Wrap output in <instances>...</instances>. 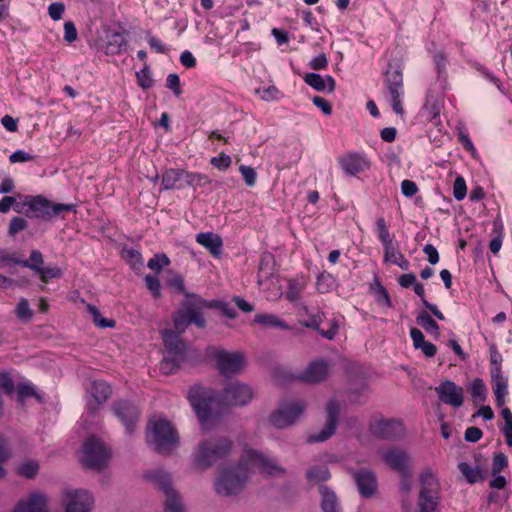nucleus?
I'll list each match as a JSON object with an SVG mask.
<instances>
[{"label":"nucleus","instance_id":"nucleus-42","mask_svg":"<svg viewBox=\"0 0 512 512\" xmlns=\"http://www.w3.org/2000/svg\"><path fill=\"white\" fill-rule=\"evenodd\" d=\"M493 232L496 233V236L491 239L489 249L496 255L500 251L503 241V223L500 219L493 222Z\"/></svg>","mask_w":512,"mask_h":512},{"label":"nucleus","instance_id":"nucleus-16","mask_svg":"<svg viewBox=\"0 0 512 512\" xmlns=\"http://www.w3.org/2000/svg\"><path fill=\"white\" fill-rule=\"evenodd\" d=\"M404 426L400 420L381 419L370 425V432L377 438L395 440L404 435Z\"/></svg>","mask_w":512,"mask_h":512},{"label":"nucleus","instance_id":"nucleus-31","mask_svg":"<svg viewBox=\"0 0 512 512\" xmlns=\"http://www.w3.org/2000/svg\"><path fill=\"white\" fill-rule=\"evenodd\" d=\"M182 169H168L162 175V186L165 190L182 189Z\"/></svg>","mask_w":512,"mask_h":512},{"label":"nucleus","instance_id":"nucleus-21","mask_svg":"<svg viewBox=\"0 0 512 512\" xmlns=\"http://www.w3.org/2000/svg\"><path fill=\"white\" fill-rule=\"evenodd\" d=\"M354 480L362 497H371L377 490L376 476L370 470H357L354 472Z\"/></svg>","mask_w":512,"mask_h":512},{"label":"nucleus","instance_id":"nucleus-24","mask_svg":"<svg viewBox=\"0 0 512 512\" xmlns=\"http://www.w3.org/2000/svg\"><path fill=\"white\" fill-rule=\"evenodd\" d=\"M339 162L344 172L350 176H354L369 168V161L356 153L342 157Z\"/></svg>","mask_w":512,"mask_h":512},{"label":"nucleus","instance_id":"nucleus-53","mask_svg":"<svg viewBox=\"0 0 512 512\" xmlns=\"http://www.w3.org/2000/svg\"><path fill=\"white\" fill-rule=\"evenodd\" d=\"M474 69H476L485 79L493 83L500 91H502V83L501 81L485 66L480 63L473 64Z\"/></svg>","mask_w":512,"mask_h":512},{"label":"nucleus","instance_id":"nucleus-44","mask_svg":"<svg viewBox=\"0 0 512 512\" xmlns=\"http://www.w3.org/2000/svg\"><path fill=\"white\" fill-rule=\"evenodd\" d=\"M470 394L474 402L479 403L485 400L486 385L480 378H475L470 385Z\"/></svg>","mask_w":512,"mask_h":512},{"label":"nucleus","instance_id":"nucleus-50","mask_svg":"<svg viewBox=\"0 0 512 512\" xmlns=\"http://www.w3.org/2000/svg\"><path fill=\"white\" fill-rule=\"evenodd\" d=\"M490 354V373H494L496 371L502 372V355L499 353L495 345H491L489 348Z\"/></svg>","mask_w":512,"mask_h":512},{"label":"nucleus","instance_id":"nucleus-64","mask_svg":"<svg viewBox=\"0 0 512 512\" xmlns=\"http://www.w3.org/2000/svg\"><path fill=\"white\" fill-rule=\"evenodd\" d=\"M78 37L77 29L72 21L64 23V40L68 43L74 42Z\"/></svg>","mask_w":512,"mask_h":512},{"label":"nucleus","instance_id":"nucleus-8","mask_svg":"<svg viewBox=\"0 0 512 512\" xmlns=\"http://www.w3.org/2000/svg\"><path fill=\"white\" fill-rule=\"evenodd\" d=\"M385 88L392 110L397 115H403L402 98L404 96L403 75L396 65L388 64L384 80Z\"/></svg>","mask_w":512,"mask_h":512},{"label":"nucleus","instance_id":"nucleus-1","mask_svg":"<svg viewBox=\"0 0 512 512\" xmlns=\"http://www.w3.org/2000/svg\"><path fill=\"white\" fill-rule=\"evenodd\" d=\"M258 469L259 472L269 476L285 473V469L273 457L267 456L254 449H244L239 463L224 468L214 481V490L220 496L239 494L247 482L250 472Z\"/></svg>","mask_w":512,"mask_h":512},{"label":"nucleus","instance_id":"nucleus-7","mask_svg":"<svg viewBox=\"0 0 512 512\" xmlns=\"http://www.w3.org/2000/svg\"><path fill=\"white\" fill-rule=\"evenodd\" d=\"M110 457V449L100 438L91 436L84 442L81 461L85 467L101 471L107 466Z\"/></svg>","mask_w":512,"mask_h":512},{"label":"nucleus","instance_id":"nucleus-10","mask_svg":"<svg viewBox=\"0 0 512 512\" xmlns=\"http://www.w3.org/2000/svg\"><path fill=\"white\" fill-rule=\"evenodd\" d=\"M419 512H435L438 505V482L430 470L420 475Z\"/></svg>","mask_w":512,"mask_h":512},{"label":"nucleus","instance_id":"nucleus-45","mask_svg":"<svg viewBox=\"0 0 512 512\" xmlns=\"http://www.w3.org/2000/svg\"><path fill=\"white\" fill-rule=\"evenodd\" d=\"M87 309L93 318V322L100 328H112L115 326V321L102 317L99 309L94 305H87Z\"/></svg>","mask_w":512,"mask_h":512},{"label":"nucleus","instance_id":"nucleus-29","mask_svg":"<svg viewBox=\"0 0 512 512\" xmlns=\"http://www.w3.org/2000/svg\"><path fill=\"white\" fill-rule=\"evenodd\" d=\"M321 509L323 512H339V504L336 494L326 485H320Z\"/></svg>","mask_w":512,"mask_h":512},{"label":"nucleus","instance_id":"nucleus-34","mask_svg":"<svg viewBox=\"0 0 512 512\" xmlns=\"http://www.w3.org/2000/svg\"><path fill=\"white\" fill-rule=\"evenodd\" d=\"M416 322L428 334L433 335L435 338H439L440 327L427 311H421L419 315L416 317Z\"/></svg>","mask_w":512,"mask_h":512},{"label":"nucleus","instance_id":"nucleus-37","mask_svg":"<svg viewBox=\"0 0 512 512\" xmlns=\"http://www.w3.org/2000/svg\"><path fill=\"white\" fill-rule=\"evenodd\" d=\"M384 258L386 262H390L399 266L402 270H408L410 267L409 261L402 253L396 250L394 245L390 246L389 250H384Z\"/></svg>","mask_w":512,"mask_h":512},{"label":"nucleus","instance_id":"nucleus-47","mask_svg":"<svg viewBox=\"0 0 512 512\" xmlns=\"http://www.w3.org/2000/svg\"><path fill=\"white\" fill-rule=\"evenodd\" d=\"M16 316L24 322H28L33 317V311L30 308L29 302L26 298H21L15 308Z\"/></svg>","mask_w":512,"mask_h":512},{"label":"nucleus","instance_id":"nucleus-49","mask_svg":"<svg viewBox=\"0 0 512 512\" xmlns=\"http://www.w3.org/2000/svg\"><path fill=\"white\" fill-rule=\"evenodd\" d=\"M182 183L185 186H192L200 184L201 182H207L208 178L206 175L199 173H191L185 170H182Z\"/></svg>","mask_w":512,"mask_h":512},{"label":"nucleus","instance_id":"nucleus-3","mask_svg":"<svg viewBox=\"0 0 512 512\" xmlns=\"http://www.w3.org/2000/svg\"><path fill=\"white\" fill-rule=\"evenodd\" d=\"M146 438L148 444L161 454L171 453L179 441L176 430L165 419L150 420Z\"/></svg>","mask_w":512,"mask_h":512},{"label":"nucleus","instance_id":"nucleus-39","mask_svg":"<svg viewBox=\"0 0 512 512\" xmlns=\"http://www.w3.org/2000/svg\"><path fill=\"white\" fill-rule=\"evenodd\" d=\"M307 480L310 483L318 484L330 478V472L325 465L314 466L306 472Z\"/></svg>","mask_w":512,"mask_h":512},{"label":"nucleus","instance_id":"nucleus-62","mask_svg":"<svg viewBox=\"0 0 512 512\" xmlns=\"http://www.w3.org/2000/svg\"><path fill=\"white\" fill-rule=\"evenodd\" d=\"M65 5L62 2H54L48 7V14L54 21H58L63 17Z\"/></svg>","mask_w":512,"mask_h":512},{"label":"nucleus","instance_id":"nucleus-30","mask_svg":"<svg viewBox=\"0 0 512 512\" xmlns=\"http://www.w3.org/2000/svg\"><path fill=\"white\" fill-rule=\"evenodd\" d=\"M307 282L304 276H299L294 279H290L288 281L287 291L285 293V298L294 303L298 301L301 297L302 292L306 288Z\"/></svg>","mask_w":512,"mask_h":512},{"label":"nucleus","instance_id":"nucleus-9","mask_svg":"<svg viewBox=\"0 0 512 512\" xmlns=\"http://www.w3.org/2000/svg\"><path fill=\"white\" fill-rule=\"evenodd\" d=\"M306 405L303 400H292L281 403L279 408L271 413L269 417L270 423L278 428L283 429L293 425L298 418L304 413Z\"/></svg>","mask_w":512,"mask_h":512},{"label":"nucleus","instance_id":"nucleus-48","mask_svg":"<svg viewBox=\"0 0 512 512\" xmlns=\"http://www.w3.org/2000/svg\"><path fill=\"white\" fill-rule=\"evenodd\" d=\"M170 264V259L165 254H155L147 263V267L157 273L162 270L163 267Z\"/></svg>","mask_w":512,"mask_h":512},{"label":"nucleus","instance_id":"nucleus-43","mask_svg":"<svg viewBox=\"0 0 512 512\" xmlns=\"http://www.w3.org/2000/svg\"><path fill=\"white\" fill-rule=\"evenodd\" d=\"M43 263H44L43 255L38 250H33L30 253V257L28 260L18 259V265H20L22 267L29 268L35 272H37L40 269V267L42 266Z\"/></svg>","mask_w":512,"mask_h":512},{"label":"nucleus","instance_id":"nucleus-55","mask_svg":"<svg viewBox=\"0 0 512 512\" xmlns=\"http://www.w3.org/2000/svg\"><path fill=\"white\" fill-rule=\"evenodd\" d=\"M467 186L463 177H457L453 184V196L457 201H461L466 197Z\"/></svg>","mask_w":512,"mask_h":512},{"label":"nucleus","instance_id":"nucleus-4","mask_svg":"<svg viewBox=\"0 0 512 512\" xmlns=\"http://www.w3.org/2000/svg\"><path fill=\"white\" fill-rule=\"evenodd\" d=\"M188 399L204 427L218 419V414L214 411L217 406L214 391L194 386L188 392Z\"/></svg>","mask_w":512,"mask_h":512},{"label":"nucleus","instance_id":"nucleus-36","mask_svg":"<svg viewBox=\"0 0 512 512\" xmlns=\"http://www.w3.org/2000/svg\"><path fill=\"white\" fill-rule=\"evenodd\" d=\"M376 233L379 241L384 247V250H389L390 246L394 245L388 225L383 217H378L376 220Z\"/></svg>","mask_w":512,"mask_h":512},{"label":"nucleus","instance_id":"nucleus-46","mask_svg":"<svg viewBox=\"0 0 512 512\" xmlns=\"http://www.w3.org/2000/svg\"><path fill=\"white\" fill-rule=\"evenodd\" d=\"M39 470V464L37 461L28 460L21 463L17 468V473L27 479L34 478Z\"/></svg>","mask_w":512,"mask_h":512},{"label":"nucleus","instance_id":"nucleus-40","mask_svg":"<svg viewBox=\"0 0 512 512\" xmlns=\"http://www.w3.org/2000/svg\"><path fill=\"white\" fill-rule=\"evenodd\" d=\"M125 45H126V40H125L124 36L120 33H113L109 37V40L106 44L105 53L107 55L120 54Z\"/></svg>","mask_w":512,"mask_h":512},{"label":"nucleus","instance_id":"nucleus-38","mask_svg":"<svg viewBox=\"0 0 512 512\" xmlns=\"http://www.w3.org/2000/svg\"><path fill=\"white\" fill-rule=\"evenodd\" d=\"M254 322L265 327H275L284 330L289 329V326L274 314H257L254 317Z\"/></svg>","mask_w":512,"mask_h":512},{"label":"nucleus","instance_id":"nucleus-23","mask_svg":"<svg viewBox=\"0 0 512 512\" xmlns=\"http://www.w3.org/2000/svg\"><path fill=\"white\" fill-rule=\"evenodd\" d=\"M144 478L161 490L164 495L175 490L170 473L163 469L149 470L144 474Z\"/></svg>","mask_w":512,"mask_h":512},{"label":"nucleus","instance_id":"nucleus-26","mask_svg":"<svg viewBox=\"0 0 512 512\" xmlns=\"http://www.w3.org/2000/svg\"><path fill=\"white\" fill-rule=\"evenodd\" d=\"M162 338L167 354L185 356L186 344L180 338V334L172 330H164Z\"/></svg>","mask_w":512,"mask_h":512},{"label":"nucleus","instance_id":"nucleus-33","mask_svg":"<svg viewBox=\"0 0 512 512\" xmlns=\"http://www.w3.org/2000/svg\"><path fill=\"white\" fill-rule=\"evenodd\" d=\"M458 469L469 484L481 482L485 478L483 470H481L478 466L473 467L466 462H461L458 464Z\"/></svg>","mask_w":512,"mask_h":512},{"label":"nucleus","instance_id":"nucleus-54","mask_svg":"<svg viewBox=\"0 0 512 512\" xmlns=\"http://www.w3.org/2000/svg\"><path fill=\"white\" fill-rule=\"evenodd\" d=\"M145 283L154 298L161 295V285L157 276L148 274L145 276Z\"/></svg>","mask_w":512,"mask_h":512},{"label":"nucleus","instance_id":"nucleus-32","mask_svg":"<svg viewBox=\"0 0 512 512\" xmlns=\"http://www.w3.org/2000/svg\"><path fill=\"white\" fill-rule=\"evenodd\" d=\"M164 497V512H186L182 496L176 489L174 491H169L168 494L164 495Z\"/></svg>","mask_w":512,"mask_h":512},{"label":"nucleus","instance_id":"nucleus-28","mask_svg":"<svg viewBox=\"0 0 512 512\" xmlns=\"http://www.w3.org/2000/svg\"><path fill=\"white\" fill-rule=\"evenodd\" d=\"M304 81L307 85L319 92H333L335 90V80L332 76L327 75L322 77L318 73H307L304 77Z\"/></svg>","mask_w":512,"mask_h":512},{"label":"nucleus","instance_id":"nucleus-52","mask_svg":"<svg viewBox=\"0 0 512 512\" xmlns=\"http://www.w3.org/2000/svg\"><path fill=\"white\" fill-rule=\"evenodd\" d=\"M27 227H28V222L26 219H24L23 217H19V216L13 217L9 223L8 234H9V236L14 237V236H16L17 233L26 229Z\"/></svg>","mask_w":512,"mask_h":512},{"label":"nucleus","instance_id":"nucleus-57","mask_svg":"<svg viewBox=\"0 0 512 512\" xmlns=\"http://www.w3.org/2000/svg\"><path fill=\"white\" fill-rule=\"evenodd\" d=\"M138 84L143 89H148L153 85V79L151 78V72L147 66L136 73Z\"/></svg>","mask_w":512,"mask_h":512},{"label":"nucleus","instance_id":"nucleus-35","mask_svg":"<svg viewBox=\"0 0 512 512\" xmlns=\"http://www.w3.org/2000/svg\"><path fill=\"white\" fill-rule=\"evenodd\" d=\"M185 356L166 354L160 362V371L164 375H170L176 372L184 361Z\"/></svg>","mask_w":512,"mask_h":512},{"label":"nucleus","instance_id":"nucleus-6","mask_svg":"<svg viewBox=\"0 0 512 512\" xmlns=\"http://www.w3.org/2000/svg\"><path fill=\"white\" fill-rule=\"evenodd\" d=\"M232 448V442L228 438H218L201 442L195 453L196 465L207 468L218 460L225 458Z\"/></svg>","mask_w":512,"mask_h":512},{"label":"nucleus","instance_id":"nucleus-60","mask_svg":"<svg viewBox=\"0 0 512 512\" xmlns=\"http://www.w3.org/2000/svg\"><path fill=\"white\" fill-rule=\"evenodd\" d=\"M166 87L173 91L176 97L180 96L182 93L180 86V78L178 74L171 73L166 78Z\"/></svg>","mask_w":512,"mask_h":512},{"label":"nucleus","instance_id":"nucleus-14","mask_svg":"<svg viewBox=\"0 0 512 512\" xmlns=\"http://www.w3.org/2000/svg\"><path fill=\"white\" fill-rule=\"evenodd\" d=\"M111 409L115 417L125 427L126 433L132 434L140 416L138 407L129 401L120 400L114 402Z\"/></svg>","mask_w":512,"mask_h":512},{"label":"nucleus","instance_id":"nucleus-20","mask_svg":"<svg viewBox=\"0 0 512 512\" xmlns=\"http://www.w3.org/2000/svg\"><path fill=\"white\" fill-rule=\"evenodd\" d=\"M385 463L399 474H407L409 468V456L401 449L392 448L383 453Z\"/></svg>","mask_w":512,"mask_h":512},{"label":"nucleus","instance_id":"nucleus-17","mask_svg":"<svg viewBox=\"0 0 512 512\" xmlns=\"http://www.w3.org/2000/svg\"><path fill=\"white\" fill-rule=\"evenodd\" d=\"M439 400L453 408H459L464 403V389L451 380L441 382L435 388Z\"/></svg>","mask_w":512,"mask_h":512},{"label":"nucleus","instance_id":"nucleus-61","mask_svg":"<svg viewBox=\"0 0 512 512\" xmlns=\"http://www.w3.org/2000/svg\"><path fill=\"white\" fill-rule=\"evenodd\" d=\"M169 286L174 288L178 293H181L185 296V299H188L189 295H195L194 293H189L185 289L184 279L180 275H176L169 280Z\"/></svg>","mask_w":512,"mask_h":512},{"label":"nucleus","instance_id":"nucleus-41","mask_svg":"<svg viewBox=\"0 0 512 512\" xmlns=\"http://www.w3.org/2000/svg\"><path fill=\"white\" fill-rule=\"evenodd\" d=\"M335 284V278L330 273L324 271L317 277L316 289L321 294L328 293L335 288Z\"/></svg>","mask_w":512,"mask_h":512},{"label":"nucleus","instance_id":"nucleus-2","mask_svg":"<svg viewBox=\"0 0 512 512\" xmlns=\"http://www.w3.org/2000/svg\"><path fill=\"white\" fill-rule=\"evenodd\" d=\"M211 307L199 295H189L182 304V309L177 311L173 316L174 328L178 334L185 332L190 324H195L198 328L205 327V319L202 309Z\"/></svg>","mask_w":512,"mask_h":512},{"label":"nucleus","instance_id":"nucleus-5","mask_svg":"<svg viewBox=\"0 0 512 512\" xmlns=\"http://www.w3.org/2000/svg\"><path fill=\"white\" fill-rule=\"evenodd\" d=\"M23 206L27 207L25 215L29 218L50 220L63 212L75 211L74 204L52 203L42 195L26 196Z\"/></svg>","mask_w":512,"mask_h":512},{"label":"nucleus","instance_id":"nucleus-58","mask_svg":"<svg viewBox=\"0 0 512 512\" xmlns=\"http://www.w3.org/2000/svg\"><path fill=\"white\" fill-rule=\"evenodd\" d=\"M43 282H46L48 278H59L62 275V271L57 267H40L36 272Z\"/></svg>","mask_w":512,"mask_h":512},{"label":"nucleus","instance_id":"nucleus-19","mask_svg":"<svg viewBox=\"0 0 512 512\" xmlns=\"http://www.w3.org/2000/svg\"><path fill=\"white\" fill-rule=\"evenodd\" d=\"M329 372V365L323 359L312 361L308 364L298 378L307 383H318L323 381Z\"/></svg>","mask_w":512,"mask_h":512},{"label":"nucleus","instance_id":"nucleus-22","mask_svg":"<svg viewBox=\"0 0 512 512\" xmlns=\"http://www.w3.org/2000/svg\"><path fill=\"white\" fill-rule=\"evenodd\" d=\"M13 512H49L47 498L37 492L31 493L25 500L19 501Z\"/></svg>","mask_w":512,"mask_h":512},{"label":"nucleus","instance_id":"nucleus-15","mask_svg":"<svg viewBox=\"0 0 512 512\" xmlns=\"http://www.w3.org/2000/svg\"><path fill=\"white\" fill-rule=\"evenodd\" d=\"M326 413L327 420L324 428L318 433L309 435L307 439L309 443L324 442L334 434L340 414L339 402L335 399L330 400L326 406Z\"/></svg>","mask_w":512,"mask_h":512},{"label":"nucleus","instance_id":"nucleus-63","mask_svg":"<svg viewBox=\"0 0 512 512\" xmlns=\"http://www.w3.org/2000/svg\"><path fill=\"white\" fill-rule=\"evenodd\" d=\"M35 156L24 151V150H17L13 152L10 157L9 161L11 163H23L34 160Z\"/></svg>","mask_w":512,"mask_h":512},{"label":"nucleus","instance_id":"nucleus-56","mask_svg":"<svg viewBox=\"0 0 512 512\" xmlns=\"http://www.w3.org/2000/svg\"><path fill=\"white\" fill-rule=\"evenodd\" d=\"M239 171L244 178L245 184L248 187H253L256 183L257 174L251 166L241 165Z\"/></svg>","mask_w":512,"mask_h":512},{"label":"nucleus","instance_id":"nucleus-25","mask_svg":"<svg viewBox=\"0 0 512 512\" xmlns=\"http://www.w3.org/2000/svg\"><path fill=\"white\" fill-rule=\"evenodd\" d=\"M196 242L205 247L214 258L222 254L223 240L213 232H201L196 235Z\"/></svg>","mask_w":512,"mask_h":512},{"label":"nucleus","instance_id":"nucleus-27","mask_svg":"<svg viewBox=\"0 0 512 512\" xmlns=\"http://www.w3.org/2000/svg\"><path fill=\"white\" fill-rule=\"evenodd\" d=\"M492 390L495 395L496 405L502 407L508 394V378L502 372L490 373Z\"/></svg>","mask_w":512,"mask_h":512},{"label":"nucleus","instance_id":"nucleus-13","mask_svg":"<svg viewBox=\"0 0 512 512\" xmlns=\"http://www.w3.org/2000/svg\"><path fill=\"white\" fill-rule=\"evenodd\" d=\"M87 394L90 399L87 400V413L89 416H94L111 396V386L103 380L91 381L89 386L86 388Z\"/></svg>","mask_w":512,"mask_h":512},{"label":"nucleus","instance_id":"nucleus-51","mask_svg":"<svg viewBox=\"0 0 512 512\" xmlns=\"http://www.w3.org/2000/svg\"><path fill=\"white\" fill-rule=\"evenodd\" d=\"M507 466H508L507 456L502 452L496 453L494 455L493 461H492V470H491L492 475L496 476Z\"/></svg>","mask_w":512,"mask_h":512},{"label":"nucleus","instance_id":"nucleus-59","mask_svg":"<svg viewBox=\"0 0 512 512\" xmlns=\"http://www.w3.org/2000/svg\"><path fill=\"white\" fill-rule=\"evenodd\" d=\"M231 157L225 153H221L217 157H213L210 163L219 170H227L231 165Z\"/></svg>","mask_w":512,"mask_h":512},{"label":"nucleus","instance_id":"nucleus-18","mask_svg":"<svg viewBox=\"0 0 512 512\" xmlns=\"http://www.w3.org/2000/svg\"><path fill=\"white\" fill-rule=\"evenodd\" d=\"M214 357L217 367L223 375L238 372L244 363L242 354L238 352L231 353L225 350H217Z\"/></svg>","mask_w":512,"mask_h":512},{"label":"nucleus","instance_id":"nucleus-12","mask_svg":"<svg viewBox=\"0 0 512 512\" xmlns=\"http://www.w3.org/2000/svg\"><path fill=\"white\" fill-rule=\"evenodd\" d=\"M253 396V390L248 384L235 381L223 389L220 399L225 405L245 406L251 402Z\"/></svg>","mask_w":512,"mask_h":512},{"label":"nucleus","instance_id":"nucleus-11","mask_svg":"<svg viewBox=\"0 0 512 512\" xmlns=\"http://www.w3.org/2000/svg\"><path fill=\"white\" fill-rule=\"evenodd\" d=\"M94 502L93 494L85 489H65L61 499L65 512H91Z\"/></svg>","mask_w":512,"mask_h":512}]
</instances>
